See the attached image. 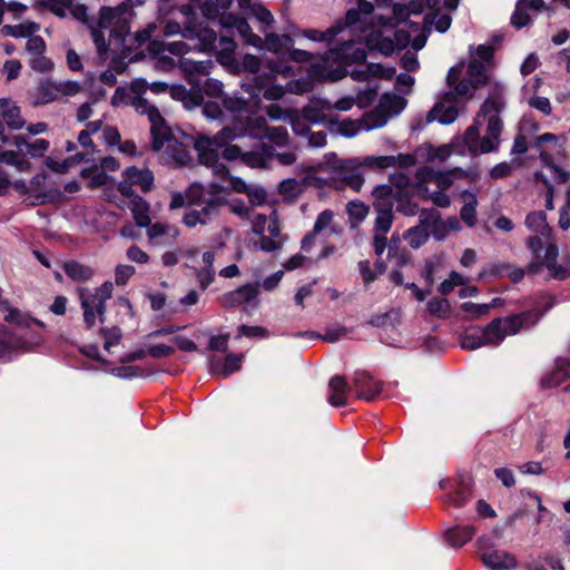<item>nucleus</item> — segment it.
I'll list each match as a JSON object with an SVG mask.
<instances>
[{
  "mask_svg": "<svg viewBox=\"0 0 570 570\" xmlns=\"http://www.w3.org/2000/svg\"><path fill=\"white\" fill-rule=\"evenodd\" d=\"M373 11L374 6L372 2L360 0L357 8L347 10L344 20L341 21L347 33L353 36L357 33L358 37H364L370 50H376L384 56H390L396 48V43L391 38V35L395 36L397 46H405L407 43V37L403 35V31H394L396 24L407 14V9L395 4L392 17H372Z\"/></svg>",
  "mask_w": 570,
  "mask_h": 570,
  "instance_id": "nucleus-1",
  "label": "nucleus"
},
{
  "mask_svg": "<svg viewBox=\"0 0 570 570\" xmlns=\"http://www.w3.org/2000/svg\"><path fill=\"white\" fill-rule=\"evenodd\" d=\"M237 71L245 70L252 75L250 82H243L242 88L252 97L259 95L267 100H278L285 95V90L281 83H277L279 77L289 79L295 71L292 66L282 61H268L261 71V60L254 55H245L240 61V66H236Z\"/></svg>",
  "mask_w": 570,
  "mask_h": 570,
  "instance_id": "nucleus-2",
  "label": "nucleus"
},
{
  "mask_svg": "<svg viewBox=\"0 0 570 570\" xmlns=\"http://www.w3.org/2000/svg\"><path fill=\"white\" fill-rule=\"evenodd\" d=\"M537 309L527 311L508 317H498L485 327L468 328L461 335V346L465 350H476L484 345L498 346L508 335H515L523 328H529L541 317Z\"/></svg>",
  "mask_w": 570,
  "mask_h": 570,
  "instance_id": "nucleus-3",
  "label": "nucleus"
},
{
  "mask_svg": "<svg viewBox=\"0 0 570 570\" xmlns=\"http://www.w3.org/2000/svg\"><path fill=\"white\" fill-rule=\"evenodd\" d=\"M142 3L144 0H125L116 7L101 8L98 26L91 30L100 55H105L110 46L119 48L124 45L129 32V21L135 14L132 8Z\"/></svg>",
  "mask_w": 570,
  "mask_h": 570,
  "instance_id": "nucleus-4",
  "label": "nucleus"
},
{
  "mask_svg": "<svg viewBox=\"0 0 570 570\" xmlns=\"http://www.w3.org/2000/svg\"><path fill=\"white\" fill-rule=\"evenodd\" d=\"M269 128L264 117H257L246 125L235 122L233 126H225L213 137H198L195 140L194 147L198 154L200 164L212 168L216 177H226L228 168L225 164L218 161L217 149L215 147L227 140H236L245 136L253 137L250 134L252 130L265 135Z\"/></svg>",
  "mask_w": 570,
  "mask_h": 570,
  "instance_id": "nucleus-5",
  "label": "nucleus"
},
{
  "mask_svg": "<svg viewBox=\"0 0 570 570\" xmlns=\"http://www.w3.org/2000/svg\"><path fill=\"white\" fill-rule=\"evenodd\" d=\"M0 306L7 312L4 321L17 326L13 333L0 340V362H9L21 352L29 351L39 344L40 336L30 328L33 324L43 326V323L17 308L9 307L6 301L1 302Z\"/></svg>",
  "mask_w": 570,
  "mask_h": 570,
  "instance_id": "nucleus-6",
  "label": "nucleus"
},
{
  "mask_svg": "<svg viewBox=\"0 0 570 570\" xmlns=\"http://www.w3.org/2000/svg\"><path fill=\"white\" fill-rule=\"evenodd\" d=\"M365 38L351 33H341L337 37V46L325 52L323 62L326 67L328 63H337L335 69H331L333 80L343 78L346 75L345 66L354 63H363L366 60Z\"/></svg>",
  "mask_w": 570,
  "mask_h": 570,
  "instance_id": "nucleus-7",
  "label": "nucleus"
},
{
  "mask_svg": "<svg viewBox=\"0 0 570 570\" xmlns=\"http://www.w3.org/2000/svg\"><path fill=\"white\" fill-rule=\"evenodd\" d=\"M147 87L148 83L145 79H136L131 82V90L137 94L136 96L130 97L125 89L117 88L111 102L114 106H119L121 104L130 105L138 114L147 116L150 122L151 137L155 139V144L159 147L160 140L158 137L159 135H165L168 126L166 125L158 108L139 95L145 91Z\"/></svg>",
  "mask_w": 570,
  "mask_h": 570,
  "instance_id": "nucleus-8",
  "label": "nucleus"
},
{
  "mask_svg": "<svg viewBox=\"0 0 570 570\" xmlns=\"http://www.w3.org/2000/svg\"><path fill=\"white\" fill-rule=\"evenodd\" d=\"M527 247L532 254V261L528 267L530 274H537L542 267H546L551 278L566 279L570 276L569 269L557 263L559 250L556 245L549 244L543 247L541 239L538 236H532L527 239Z\"/></svg>",
  "mask_w": 570,
  "mask_h": 570,
  "instance_id": "nucleus-9",
  "label": "nucleus"
},
{
  "mask_svg": "<svg viewBox=\"0 0 570 570\" xmlns=\"http://www.w3.org/2000/svg\"><path fill=\"white\" fill-rule=\"evenodd\" d=\"M114 284L105 282L94 292L88 288L79 291L80 305L83 312V322L87 328H92L97 323H104L106 302L111 298Z\"/></svg>",
  "mask_w": 570,
  "mask_h": 570,
  "instance_id": "nucleus-10",
  "label": "nucleus"
},
{
  "mask_svg": "<svg viewBox=\"0 0 570 570\" xmlns=\"http://www.w3.org/2000/svg\"><path fill=\"white\" fill-rule=\"evenodd\" d=\"M361 168L360 158L340 159L327 166L326 184L335 189L348 187L358 191L364 184Z\"/></svg>",
  "mask_w": 570,
  "mask_h": 570,
  "instance_id": "nucleus-11",
  "label": "nucleus"
},
{
  "mask_svg": "<svg viewBox=\"0 0 570 570\" xmlns=\"http://www.w3.org/2000/svg\"><path fill=\"white\" fill-rule=\"evenodd\" d=\"M164 37L180 35L184 39L195 41V49L199 52H212L216 48L217 35L214 30L193 24L191 21L185 22L184 28L176 21H168L163 31Z\"/></svg>",
  "mask_w": 570,
  "mask_h": 570,
  "instance_id": "nucleus-12",
  "label": "nucleus"
},
{
  "mask_svg": "<svg viewBox=\"0 0 570 570\" xmlns=\"http://www.w3.org/2000/svg\"><path fill=\"white\" fill-rule=\"evenodd\" d=\"M154 185L155 177L149 168L130 166L122 173V179L118 183V191L124 197L138 196L134 187H137L141 193H149Z\"/></svg>",
  "mask_w": 570,
  "mask_h": 570,
  "instance_id": "nucleus-13",
  "label": "nucleus"
},
{
  "mask_svg": "<svg viewBox=\"0 0 570 570\" xmlns=\"http://www.w3.org/2000/svg\"><path fill=\"white\" fill-rule=\"evenodd\" d=\"M187 199L195 205L213 206L218 213L227 203L225 188L217 183H193L187 190Z\"/></svg>",
  "mask_w": 570,
  "mask_h": 570,
  "instance_id": "nucleus-14",
  "label": "nucleus"
},
{
  "mask_svg": "<svg viewBox=\"0 0 570 570\" xmlns=\"http://www.w3.org/2000/svg\"><path fill=\"white\" fill-rule=\"evenodd\" d=\"M405 106L406 100L400 95L392 92L382 95L375 109L367 112V119H372L373 121L368 128H381L385 126L392 117L401 114Z\"/></svg>",
  "mask_w": 570,
  "mask_h": 570,
  "instance_id": "nucleus-15",
  "label": "nucleus"
},
{
  "mask_svg": "<svg viewBox=\"0 0 570 570\" xmlns=\"http://www.w3.org/2000/svg\"><path fill=\"white\" fill-rule=\"evenodd\" d=\"M223 82L213 79L206 78L202 88L195 87L187 91L185 88L179 87L174 89V96L179 97L187 108H193L196 106H200L204 101V94L210 98H218L223 94Z\"/></svg>",
  "mask_w": 570,
  "mask_h": 570,
  "instance_id": "nucleus-16",
  "label": "nucleus"
},
{
  "mask_svg": "<svg viewBox=\"0 0 570 570\" xmlns=\"http://www.w3.org/2000/svg\"><path fill=\"white\" fill-rule=\"evenodd\" d=\"M259 285L246 284L223 295L222 303L225 307L244 306L245 312L249 313L259 304Z\"/></svg>",
  "mask_w": 570,
  "mask_h": 570,
  "instance_id": "nucleus-17",
  "label": "nucleus"
},
{
  "mask_svg": "<svg viewBox=\"0 0 570 570\" xmlns=\"http://www.w3.org/2000/svg\"><path fill=\"white\" fill-rule=\"evenodd\" d=\"M158 138L160 140L159 147L155 144V139L151 141L154 150H163L176 165L179 166H185L190 161L191 157L188 147L173 137L169 127L166 128L165 135H159Z\"/></svg>",
  "mask_w": 570,
  "mask_h": 570,
  "instance_id": "nucleus-18",
  "label": "nucleus"
},
{
  "mask_svg": "<svg viewBox=\"0 0 570 570\" xmlns=\"http://www.w3.org/2000/svg\"><path fill=\"white\" fill-rule=\"evenodd\" d=\"M314 79H332V72L328 67L322 63L312 65L308 69L306 77H301L295 80H288L286 85H282L285 92L289 91L296 95L312 91L314 87Z\"/></svg>",
  "mask_w": 570,
  "mask_h": 570,
  "instance_id": "nucleus-19",
  "label": "nucleus"
},
{
  "mask_svg": "<svg viewBox=\"0 0 570 570\" xmlns=\"http://www.w3.org/2000/svg\"><path fill=\"white\" fill-rule=\"evenodd\" d=\"M459 116L456 99L452 91L444 94L443 99L428 112L426 121L438 120L442 125L452 124Z\"/></svg>",
  "mask_w": 570,
  "mask_h": 570,
  "instance_id": "nucleus-20",
  "label": "nucleus"
},
{
  "mask_svg": "<svg viewBox=\"0 0 570 570\" xmlns=\"http://www.w3.org/2000/svg\"><path fill=\"white\" fill-rule=\"evenodd\" d=\"M463 139L472 155L495 151L500 145V140H495L488 134L480 138L479 127L476 125H472L465 130Z\"/></svg>",
  "mask_w": 570,
  "mask_h": 570,
  "instance_id": "nucleus-21",
  "label": "nucleus"
},
{
  "mask_svg": "<svg viewBox=\"0 0 570 570\" xmlns=\"http://www.w3.org/2000/svg\"><path fill=\"white\" fill-rule=\"evenodd\" d=\"M222 27L229 30L235 29L242 39L254 48H263V39L252 31L250 26L244 17L225 14L222 18Z\"/></svg>",
  "mask_w": 570,
  "mask_h": 570,
  "instance_id": "nucleus-22",
  "label": "nucleus"
},
{
  "mask_svg": "<svg viewBox=\"0 0 570 570\" xmlns=\"http://www.w3.org/2000/svg\"><path fill=\"white\" fill-rule=\"evenodd\" d=\"M372 119H367V112L360 119L351 120L344 119L342 121L337 119H328L327 129L330 131L340 134L343 137L352 138L358 135L362 131H370L374 128H368L371 126Z\"/></svg>",
  "mask_w": 570,
  "mask_h": 570,
  "instance_id": "nucleus-23",
  "label": "nucleus"
},
{
  "mask_svg": "<svg viewBox=\"0 0 570 570\" xmlns=\"http://www.w3.org/2000/svg\"><path fill=\"white\" fill-rule=\"evenodd\" d=\"M179 67L185 73L187 81L191 85L193 88H195L200 86V80L198 77H207L212 72L214 63L210 59L196 61L181 58L179 61Z\"/></svg>",
  "mask_w": 570,
  "mask_h": 570,
  "instance_id": "nucleus-24",
  "label": "nucleus"
},
{
  "mask_svg": "<svg viewBox=\"0 0 570 570\" xmlns=\"http://www.w3.org/2000/svg\"><path fill=\"white\" fill-rule=\"evenodd\" d=\"M332 111V102L322 99V98H314L311 100V102L305 106L301 115L309 121L312 125L315 124H323L327 122L330 118V112Z\"/></svg>",
  "mask_w": 570,
  "mask_h": 570,
  "instance_id": "nucleus-25",
  "label": "nucleus"
},
{
  "mask_svg": "<svg viewBox=\"0 0 570 570\" xmlns=\"http://www.w3.org/2000/svg\"><path fill=\"white\" fill-rule=\"evenodd\" d=\"M353 386L357 397L365 401L374 400L381 392V384L374 381L366 372L355 373Z\"/></svg>",
  "mask_w": 570,
  "mask_h": 570,
  "instance_id": "nucleus-26",
  "label": "nucleus"
},
{
  "mask_svg": "<svg viewBox=\"0 0 570 570\" xmlns=\"http://www.w3.org/2000/svg\"><path fill=\"white\" fill-rule=\"evenodd\" d=\"M376 217L374 222L375 234L385 235L390 232L393 220V204L390 200L382 199L374 204Z\"/></svg>",
  "mask_w": 570,
  "mask_h": 570,
  "instance_id": "nucleus-27",
  "label": "nucleus"
},
{
  "mask_svg": "<svg viewBox=\"0 0 570 570\" xmlns=\"http://www.w3.org/2000/svg\"><path fill=\"white\" fill-rule=\"evenodd\" d=\"M274 160V147L262 144L257 150L245 151L242 163L252 168H269Z\"/></svg>",
  "mask_w": 570,
  "mask_h": 570,
  "instance_id": "nucleus-28",
  "label": "nucleus"
},
{
  "mask_svg": "<svg viewBox=\"0 0 570 570\" xmlns=\"http://www.w3.org/2000/svg\"><path fill=\"white\" fill-rule=\"evenodd\" d=\"M482 561L490 570H512L517 568L515 557L503 550L483 553Z\"/></svg>",
  "mask_w": 570,
  "mask_h": 570,
  "instance_id": "nucleus-29",
  "label": "nucleus"
},
{
  "mask_svg": "<svg viewBox=\"0 0 570 570\" xmlns=\"http://www.w3.org/2000/svg\"><path fill=\"white\" fill-rule=\"evenodd\" d=\"M293 45V39L287 35H276L271 32L266 33L263 39V47L278 56L275 61H282L286 65L288 63L284 61V58Z\"/></svg>",
  "mask_w": 570,
  "mask_h": 570,
  "instance_id": "nucleus-30",
  "label": "nucleus"
},
{
  "mask_svg": "<svg viewBox=\"0 0 570 570\" xmlns=\"http://www.w3.org/2000/svg\"><path fill=\"white\" fill-rule=\"evenodd\" d=\"M416 178L419 179L417 184H424V186L435 185V189L441 190H446L453 183L450 171H435L429 167L417 169Z\"/></svg>",
  "mask_w": 570,
  "mask_h": 570,
  "instance_id": "nucleus-31",
  "label": "nucleus"
},
{
  "mask_svg": "<svg viewBox=\"0 0 570 570\" xmlns=\"http://www.w3.org/2000/svg\"><path fill=\"white\" fill-rule=\"evenodd\" d=\"M395 73V68H385L380 63H367L351 71V78L355 81H367L371 77L391 79Z\"/></svg>",
  "mask_w": 570,
  "mask_h": 570,
  "instance_id": "nucleus-32",
  "label": "nucleus"
},
{
  "mask_svg": "<svg viewBox=\"0 0 570 570\" xmlns=\"http://www.w3.org/2000/svg\"><path fill=\"white\" fill-rule=\"evenodd\" d=\"M220 179H225L229 181V186L237 193H246L250 204L253 205H262L265 203L267 194L262 187H248L247 184L238 177H233L227 174L226 177H219Z\"/></svg>",
  "mask_w": 570,
  "mask_h": 570,
  "instance_id": "nucleus-33",
  "label": "nucleus"
},
{
  "mask_svg": "<svg viewBox=\"0 0 570 570\" xmlns=\"http://www.w3.org/2000/svg\"><path fill=\"white\" fill-rule=\"evenodd\" d=\"M350 386L346 379L342 375H335L330 380L328 383V403L334 406H344L347 404V394Z\"/></svg>",
  "mask_w": 570,
  "mask_h": 570,
  "instance_id": "nucleus-34",
  "label": "nucleus"
},
{
  "mask_svg": "<svg viewBox=\"0 0 570 570\" xmlns=\"http://www.w3.org/2000/svg\"><path fill=\"white\" fill-rule=\"evenodd\" d=\"M341 33L347 32L343 27V22L337 21L334 26L327 28L324 31L316 29H305L299 31L298 35L314 42H325L326 45H331Z\"/></svg>",
  "mask_w": 570,
  "mask_h": 570,
  "instance_id": "nucleus-35",
  "label": "nucleus"
},
{
  "mask_svg": "<svg viewBox=\"0 0 570 570\" xmlns=\"http://www.w3.org/2000/svg\"><path fill=\"white\" fill-rule=\"evenodd\" d=\"M233 0H197L202 14L210 20L218 19L222 26V18L225 14H232L227 12Z\"/></svg>",
  "mask_w": 570,
  "mask_h": 570,
  "instance_id": "nucleus-36",
  "label": "nucleus"
},
{
  "mask_svg": "<svg viewBox=\"0 0 570 570\" xmlns=\"http://www.w3.org/2000/svg\"><path fill=\"white\" fill-rule=\"evenodd\" d=\"M200 206L202 207L199 209H190L184 215L183 223L187 227L193 228L197 225H207L219 215V213L214 209L213 206Z\"/></svg>",
  "mask_w": 570,
  "mask_h": 570,
  "instance_id": "nucleus-37",
  "label": "nucleus"
},
{
  "mask_svg": "<svg viewBox=\"0 0 570 570\" xmlns=\"http://www.w3.org/2000/svg\"><path fill=\"white\" fill-rule=\"evenodd\" d=\"M242 13L246 17H253L265 26H271L274 22V17L259 2L253 0H237Z\"/></svg>",
  "mask_w": 570,
  "mask_h": 570,
  "instance_id": "nucleus-38",
  "label": "nucleus"
},
{
  "mask_svg": "<svg viewBox=\"0 0 570 570\" xmlns=\"http://www.w3.org/2000/svg\"><path fill=\"white\" fill-rule=\"evenodd\" d=\"M195 43L193 46L186 43L185 41H170L165 42L161 40H153L149 45V51L154 55H163L164 52L168 51L169 53L174 56L183 57L185 53H187L190 50L198 51L194 48Z\"/></svg>",
  "mask_w": 570,
  "mask_h": 570,
  "instance_id": "nucleus-39",
  "label": "nucleus"
},
{
  "mask_svg": "<svg viewBox=\"0 0 570 570\" xmlns=\"http://www.w3.org/2000/svg\"><path fill=\"white\" fill-rule=\"evenodd\" d=\"M244 355L243 354H228L224 363L220 364L219 360L212 357L209 361L213 373L227 377L237 372L242 367Z\"/></svg>",
  "mask_w": 570,
  "mask_h": 570,
  "instance_id": "nucleus-40",
  "label": "nucleus"
},
{
  "mask_svg": "<svg viewBox=\"0 0 570 570\" xmlns=\"http://www.w3.org/2000/svg\"><path fill=\"white\" fill-rule=\"evenodd\" d=\"M478 191L463 190L461 199L463 206L460 210V218L468 227H474L476 224V206H478Z\"/></svg>",
  "mask_w": 570,
  "mask_h": 570,
  "instance_id": "nucleus-41",
  "label": "nucleus"
},
{
  "mask_svg": "<svg viewBox=\"0 0 570 570\" xmlns=\"http://www.w3.org/2000/svg\"><path fill=\"white\" fill-rule=\"evenodd\" d=\"M222 104L224 105L226 120L230 117L233 121L247 111L249 107V100L237 94L224 95Z\"/></svg>",
  "mask_w": 570,
  "mask_h": 570,
  "instance_id": "nucleus-42",
  "label": "nucleus"
},
{
  "mask_svg": "<svg viewBox=\"0 0 570 570\" xmlns=\"http://www.w3.org/2000/svg\"><path fill=\"white\" fill-rule=\"evenodd\" d=\"M129 208L131 210L132 217L135 219L136 226L138 227H148L151 223V218L149 216L150 205L141 196H131Z\"/></svg>",
  "mask_w": 570,
  "mask_h": 570,
  "instance_id": "nucleus-43",
  "label": "nucleus"
},
{
  "mask_svg": "<svg viewBox=\"0 0 570 570\" xmlns=\"http://www.w3.org/2000/svg\"><path fill=\"white\" fill-rule=\"evenodd\" d=\"M0 107L2 109V122L10 129L18 130L24 126V120L21 117L19 107L9 106V100L6 98L0 99Z\"/></svg>",
  "mask_w": 570,
  "mask_h": 570,
  "instance_id": "nucleus-44",
  "label": "nucleus"
},
{
  "mask_svg": "<svg viewBox=\"0 0 570 570\" xmlns=\"http://www.w3.org/2000/svg\"><path fill=\"white\" fill-rule=\"evenodd\" d=\"M254 138L257 139H267L275 146L283 148L287 147L289 145V135L285 127L277 126V127H271L265 135H262L261 132L250 131Z\"/></svg>",
  "mask_w": 570,
  "mask_h": 570,
  "instance_id": "nucleus-45",
  "label": "nucleus"
},
{
  "mask_svg": "<svg viewBox=\"0 0 570 570\" xmlns=\"http://www.w3.org/2000/svg\"><path fill=\"white\" fill-rule=\"evenodd\" d=\"M474 535V529L470 525L454 527L445 531V539L453 548H460Z\"/></svg>",
  "mask_w": 570,
  "mask_h": 570,
  "instance_id": "nucleus-46",
  "label": "nucleus"
},
{
  "mask_svg": "<svg viewBox=\"0 0 570 570\" xmlns=\"http://www.w3.org/2000/svg\"><path fill=\"white\" fill-rule=\"evenodd\" d=\"M416 191L423 199L431 200L438 207L446 208L451 204V199L449 195L445 193V190L431 189L430 186H424V184H417Z\"/></svg>",
  "mask_w": 570,
  "mask_h": 570,
  "instance_id": "nucleus-47",
  "label": "nucleus"
},
{
  "mask_svg": "<svg viewBox=\"0 0 570 570\" xmlns=\"http://www.w3.org/2000/svg\"><path fill=\"white\" fill-rule=\"evenodd\" d=\"M525 226L533 233L540 234L543 237H549L551 228L547 223V215L544 212H531L525 217Z\"/></svg>",
  "mask_w": 570,
  "mask_h": 570,
  "instance_id": "nucleus-48",
  "label": "nucleus"
},
{
  "mask_svg": "<svg viewBox=\"0 0 570 570\" xmlns=\"http://www.w3.org/2000/svg\"><path fill=\"white\" fill-rule=\"evenodd\" d=\"M36 104L46 105L59 100L58 88L56 81H41L36 88Z\"/></svg>",
  "mask_w": 570,
  "mask_h": 570,
  "instance_id": "nucleus-49",
  "label": "nucleus"
},
{
  "mask_svg": "<svg viewBox=\"0 0 570 570\" xmlns=\"http://www.w3.org/2000/svg\"><path fill=\"white\" fill-rule=\"evenodd\" d=\"M63 271L66 275L75 282H86L94 276V269L91 267L76 261L65 263Z\"/></svg>",
  "mask_w": 570,
  "mask_h": 570,
  "instance_id": "nucleus-50",
  "label": "nucleus"
},
{
  "mask_svg": "<svg viewBox=\"0 0 570 570\" xmlns=\"http://www.w3.org/2000/svg\"><path fill=\"white\" fill-rule=\"evenodd\" d=\"M13 144L20 148L22 146L27 147L28 154L33 158H40L49 148V141L43 138H38L32 142H27L26 138L22 136H16Z\"/></svg>",
  "mask_w": 570,
  "mask_h": 570,
  "instance_id": "nucleus-51",
  "label": "nucleus"
},
{
  "mask_svg": "<svg viewBox=\"0 0 570 570\" xmlns=\"http://www.w3.org/2000/svg\"><path fill=\"white\" fill-rule=\"evenodd\" d=\"M147 228V235L149 237V240L154 245L159 244V238L164 236H168L170 238H176L178 236V230L175 227H171L167 224L163 223H155L146 227Z\"/></svg>",
  "mask_w": 570,
  "mask_h": 570,
  "instance_id": "nucleus-52",
  "label": "nucleus"
},
{
  "mask_svg": "<svg viewBox=\"0 0 570 570\" xmlns=\"http://www.w3.org/2000/svg\"><path fill=\"white\" fill-rule=\"evenodd\" d=\"M39 30V24L36 22H27L20 24H6L2 27V33L13 38H28Z\"/></svg>",
  "mask_w": 570,
  "mask_h": 570,
  "instance_id": "nucleus-53",
  "label": "nucleus"
},
{
  "mask_svg": "<svg viewBox=\"0 0 570 570\" xmlns=\"http://www.w3.org/2000/svg\"><path fill=\"white\" fill-rule=\"evenodd\" d=\"M403 237L407 242L410 247L416 249L429 240L430 232L426 230V228L422 227V225H416L414 227L409 228L404 233Z\"/></svg>",
  "mask_w": 570,
  "mask_h": 570,
  "instance_id": "nucleus-54",
  "label": "nucleus"
},
{
  "mask_svg": "<svg viewBox=\"0 0 570 570\" xmlns=\"http://www.w3.org/2000/svg\"><path fill=\"white\" fill-rule=\"evenodd\" d=\"M219 47H220V51L218 52V57H217L218 61L225 66L236 65V60H235V56H234L236 45H235L234 40L228 37H220Z\"/></svg>",
  "mask_w": 570,
  "mask_h": 570,
  "instance_id": "nucleus-55",
  "label": "nucleus"
},
{
  "mask_svg": "<svg viewBox=\"0 0 570 570\" xmlns=\"http://www.w3.org/2000/svg\"><path fill=\"white\" fill-rule=\"evenodd\" d=\"M489 67V65L482 61L472 60L468 66V77L474 82V85L481 86L488 81Z\"/></svg>",
  "mask_w": 570,
  "mask_h": 570,
  "instance_id": "nucleus-56",
  "label": "nucleus"
},
{
  "mask_svg": "<svg viewBox=\"0 0 570 570\" xmlns=\"http://www.w3.org/2000/svg\"><path fill=\"white\" fill-rule=\"evenodd\" d=\"M361 165L364 168L373 170H382L390 167H394V156H366L360 158Z\"/></svg>",
  "mask_w": 570,
  "mask_h": 570,
  "instance_id": "nucleus-57",
  "label": "nucleus"
},
{
  "mask_svg": "<svg viewBox=\"0 0 570 570\" xmlns=\"http://www.w3.org/2000/svg\"><path fill=\"white\" fill-rule=\"evenodd\" d=\"M200 106H203L202 111L207 119L218 120L222 122L226 120L224 105L222 102L216 100H204Z\"/></svg>",
  "mask_w": 570,
  "mask_h": 570,
  "instance_id": "nucleus-58",
  "label": "nucleus"
},
{
  "mask_svg": "<svg viewBox=\"0 0 570 570\" xmlns=\"http://www.w3.org/2000/svg\"><path fill=\"white\" fill-rule=\"evenodd\" d=\"M297 336H308V337H318L325 342L334 343L342 337L347 335V330L345 327H331L326 328L323 334H316L314 332L298 333Z\"/></svg>",
  "mask_w": 570,
  "mask_h": 570,
  "instance_id": "nucleus-59",
  "label": "nucleus"
},
{
  "mask_svg": "<svg viewBox=\"0 0 570 570\" xmlns=\"http://www.w3.org/2000/svg\"><path fill=\"white\" fill-rule=\"evenodd\" d=\"M346 210L352 224H358L366 218L370 209L364 203L352 200L347 204Z\"/></svg>",
  "mask_w": 570,
  "mask_h": 570,
  "instance_id": "nucleus-60",
  "label": "nucleus"
},
{
  "mask_svg": "<svg viewBox=\"0 0 570 570\" xmlns=\"http://www.w3.org/2000/svg\"><path fill=\"white\" fill-rule=\"evenodd\" d=\"M29 66L33 71L40 73H46L53 69L52 61L46 57L45 52L30 55Z\"/></svg>",
  "mask_w": 570,
  "mask_h": 570,
  "instance_id": "nucleus-61",
  "label": "nucleus"
},
{
  "mask_svg": "<svg viewBox=\"0 0 570 570\" xmlns=\"http://www.w3.org/2000/svg\"><path fill=\"white\" fill-rule=\"evenodd\" d=\"M83 154L79 153L71 159H65L62 161H56L52 157H47L45 159L46 166L51 169L52 171L63 174L66 173L69 167L75 163H80L83 160Z\"/></svg>",
  "mask_w": 570,
  "mask_h": 570,
  "instance_id": "nucleus-62",
  "label": "nucleus"
},
{
  "mask_svg": "<svg viewBox=\"0 0 570 570\" xmlns=\"http://www.w3.org/2000/svg\"><path fill=\"white\" fill-rule=\"evenodd\" d=\"M431 315L439 318L445 317L450 312V303L445 298L433 297L426 304Z\"/></svg>",
  "mask_w": 570,
  "mask_h": 570,
  "instance_id": "nucleus-63",
  "label": "nucleus"
},
{
  "mask_svg": "<svg viewBox=\"0 0 570 570\" xmlns=\"http://www.w3.org/2000/svg\"><path fill=\"white\" fill-rule=\"evenodd\" d=\"M419 224L430 230L435 225H441V215L436 209H421L419 212Z\"/></svg>",
  "mask_w": 570,
  "mask_h": 570,
  "instance_id": "nucleus-64",
  "label": "nucleus"
}]
</instances>
